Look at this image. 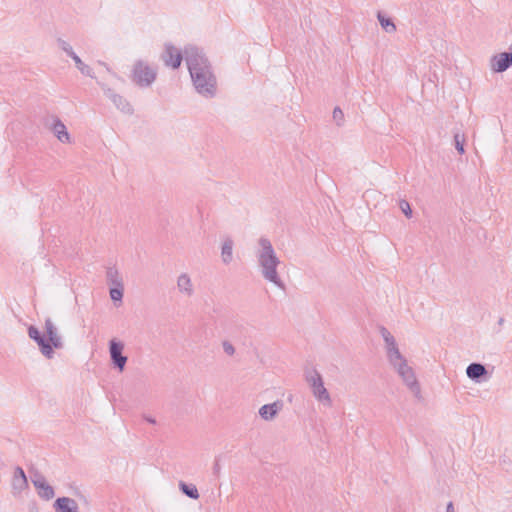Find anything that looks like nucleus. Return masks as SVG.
Masks as SVG:
<instances>
[{"label": "nucleus", "mask_w": 512, "mask_h": 512, "mask_svg": "<svg viewBox=\"0 0 512 512\" xmlns=\"http://www.w3.org/2000/svg\"><path fill=\"white\" fill-rule=\"evenodd\" d=\"M184 54L196 91L204 97H214L217 91V80L203 51L196 46L188 45L184 48Z\"/></svg>", "instance_id": "f257e3e1"}, {"label": "nucleus", "mask_w": 512, "mask_h": 512, "mask_svg": "<svg viewBox=\"0 0 512 512\" xmlns=\"http://www.w3.org/2000/svg\"><path fill=\"white\" fill-rule=\"evenodd\" d=\"M258 244L259 249L256 256L263 278L284 289L285 285L277 272L280 260L274 251L271 241L266 237H260Z\"/></svg>", "instance_id": "f03ea898"}, {"label": "nucleus", "mask_w": 512, "mask_h": 512, "mask_svg": "<svg viewBox=\"0 0 512 512\" xmlns=\"http://www.w3.org/2000/svg\"><path fill=\"white\" fill-rule=\"evenodd\" d=\"M306 381L308 382L315 398L318 401L323 402L325 405L330 406V394L324 386L321 374L316 369H313L311 372L306 374Z\"/></svg>", "instance_id": "7ed1b4c3"}, {"label": "nucleus", "mask_w": 512, "mask_h": 512, "mask_svg": "<svg viewBox=\"0 0 512 512\" xmlns=\"http://www.w3.org/2000/svg\"><path fill=\"white\" fill-rule=\"evenodd\" d=\"M157 72L142 60L137 61L133 68V81L141 86L148 87L156 79Z\"/></svg>", "instance_id": "20e7f679"}, {"label": "nucleus", "mask_w": 512, "mask_h": 512, "mask_svg": "<svg viewBox=\"0 0 512 512\" xmlns=\"http://www.w3.org/2000/svg\"><path fill=\"white\" fill-rule=\"evenodd\" d=\"M399 376L402 378L405 385L409 388V390L415 395V397H421V388L420 384L415 376L414 370L410 367L407 361L400 362L397 367H394Z\"/></svg>", "instance_id": "39448f33"}, {"label": "nucleus", "mask_w": 512, "mask_h": 512, "mask_svg": "<svg viewBox=\"0 0 512 512\" xmlns=\"http://www.w3.org/2000/svg\"><path fill=\"white\" fill-rule=\"evenodd\" d=\"M160 58L164 62L165 66L172 69H178L182 63L183 58H185V54L184 52L182 53L179 49H177L173 44L166 43Z\"/></svg>", "instance_id": "423d86ee"}, {"label": "nucleus", "mask_w": 512, "mask_h": 512, "mask_svg": "<svg viewBox=\"0 0 512 512\" xmlns=\"http://www.w3.org/2000/svg\"><path fill=\"white\" fill-rule=\"evenodd\" d=\"M124 344L123 342L111 339L109 341V353L110 359L115 368H117L120 372L125 369L128 358L123 355Z\"/></svg>", "instance_id": "0eeeda50"}, {"label": "nucleus", "mask_w": 512, "mask_h": 512, "mask_svg": "<svg viewBox=\"0 0 512 512\" xmlns=\"http://www.w3.org/2000/svg\"><path fill=\"white\" fill-rule=\"evenodd\" d=\"M28 336L37 343L40 352L47 359L53 358L54 351L51 350L50 343L47 341L45 335L42 334L37 327L30 325L28 327Z\"/></svg>", "instance_id": "6e6552de"}, {"label": "nucleus", "mask_w": 512, "mask_h": 512, "mask_svg": "<svg viewBox=\"0 0 512 512\" xmlns=\"http://www.w3.org/2000/svg\"><path fill=\"white\" fill-rule=\"evenodd\" d=\"M98 84L101 86L105 96L108 97L114 103L117 109L126 114L133 113V107L123 96L117 94L114 90L107 87V85L104 83L98 82Z\"/></svg>", "instance_id": "1a4fd4ad"}, {"label": "nucleus", "mask_w": 512, "mask_h": 512, "mask_svg": "<svg viewBox=\"0 0 512 512\" xmlns=\"http://www.w3.org/2000/svg\"><path fill=\"white\" fill-rule=\"evenodd\" d=\"M45 126L63 143L70 142V135L64 123L57 116H49L45 120Z\"/></svg>", "instance_id": "9d476101"}, {"label": "nucleus", "mask_w": 512, "mask_h": 512, "mask_svg": "<svg viewBox=\"0 0 512 512\" xmlns=\"http://www.w3.org/2000/svg\"><path fill=\"white\" fill-rule=\"evenodd\" d=\"M44 329H45V334L44 335H45L47 341L51 345V350L54 351V349H62L63 346H64L63 341H62V337L58 333V329L54 325V323L51 320V318H46Z\"/></svg>", "instance_id": "9b49d317"}, {"label": "nucleus", "mask_w": 512, "mask_h": 512, "mask_svg": "<svg viewBox=\"0 0 512 512\" xmlns=\"http://www.w3.org/2000/svg\"><path fill=\"white\" fill-rule=\"evenodd\" d=\"M512 66V53L503 52L495 55L491 60V67L494 72L502 73Z\"/></svg>", "instance_id": "f8f14e48"}, {"label": "nucleus", "mask_w": 512, "mask_h": 512, "mask_svg": "<svg viewBox=\"0 0 512 512\" xmlns=\"http://www.w3.org/2000/svg\"><path fill=\"white\" fill-rule=\"evenodd\" d=\"M466 374L469 379L472 381H475L477 383H480L481 381L485 380L488 376V371L485 367V365L473 362L470 363L466 368Z\"/></svg>", "instance_id": "ddd939ff"}, {"label": "nucleus", "mask_w": 512, "mask_h": 512, "mask_svg": "<svg viewBox=\"0 0 512 512\" xmlns=\"http://www.w3.org/2000/svg\"><path fill=\"white\" fill-rule=\"evenodd\" d=\"M34 486L38 489V494L45 500H50L54 497V489L50 486L43 476H39L33 480Z\"/></svg>", "instance_id": "4468645a"}, {"label": "nucleus", "mask_w": 512, "mask_h": 512, "mask_svg": "<svg viewBox=\"0 0 512 512\" xmlns=\"http://www.w3.org/2000/svg\"><path fill=\"white\" fill-rule=\"evenodd\" d=\"M53 506L56 512H78L76 501L68 497L57 498Z\"/></svg>", "instance_id": "2eb2a0df"}, {"label": "nucleus", "mask_w": 512, "mask_h": 512, "mask_svg": "<svg viewBox=\"0 0 512 512\" xmlns=\"http://www.w3.org/2000/svg\"><path fill=\"white\" fill-rule=\"evenodd\" d=\"M281 408L282 403L279 401H276L271 404H265L259 409V415L264 420H273L278 414V412L281 410Z\"/></svg>", "instance_id": "dca6fc26"}, {"label": "nucleus", "mask_w": 512, "mask_h": 512, "mask_svg": "<svg viewBox=\"0 0 512 512\" xmlns=\"http://www.w3.org/2000/svg\"><path fill=\"white\" fill-rule=\"evenodd\" d=\"M177 287L181 293H184L187 296H191L193 294V285L191 278L188 274L182 273L177 279Z\"/></svg>", "instance_id": "f3484780"}, {"label": "nucleus", "mask_w": 512, "mask_h": 512, "mask_svg": "<svg viewBox=\"0 0 512 512\" xmlns=\"http://www.w3.org/2000/svg\"><path fill=\"white\" fill-rule=\"evenodd\" d=\"M233 240L227 238L224 240L221 248V258L224 264L228 265L233 259Z\"/></svg>", "instance_id": "a211bd4d"}, {"label": "nucleus", "mask_w": 512, "mask_h": 512, "mask_svg": "<svg viewBox=\"0 0 512 512\" xmlns=\"http://www.w3.org/2000/svg\"><path fill=\"white\" fill-rule=\"evenodd\" d=\"M386 352H387L388 361L393 367H397V365H399L400 362H402V361H407L404 358V356L401 354V352L399 351V348L397 345L386 349Z\"/></svg>", "instance_id": "6ab92c4d"}, {"label": "nucleus", "mask_w": 512, "mask_h": 512, "mask_svg": "<svg viewBox=\"0 0 512 512\" xmlns=\"http://www.w3.org/2000/svg\"><path fill=\"white\" fill-rule=\"evenodd\" d=\"M13 485L15 488L20 489V490H22L28 486V481H27L25 472L19 466H17L14 471Z\"/></svg>", "instance_id": "aec40b11"}, {"label": "nucleus", "mask_w": 512, "mask_h": 512, "mask_svg": "<svg viewBox=\"0 0 512 512\" xmlns=\"http://www.w3.org/2000/svg\"><path fill=\"white\" fill-rule=\"evenodd\" d=\"M107 282L111 287L123 286V279L115 267H109L106 271Z\"/></svg>", "instance_id": "412c9836"}, {"label": "nucleus", "mask_w": 512, "mask_h": 512, "mask_svg": "<svg viewBox=\"0 0 512 512\" xmlns=\"http://www.w3.org/2000/svg\"><path fill=\"white\" fill-rule=\"evenodd\" d=\"M179 489L183 494H185L187 497L193 500H197L200 497L196 486L193 484H186L185 482L180 481Z\"/></svg>", "instance_id": "4be33fe9"}, {"label": "nucleus", "mask_w": 512, "mask_h": 512, "mask_svg": "<svg viewBox=\"0 0 512 512\" xmlns=\"http://www.w3.org/2000/svg\"><path fill=\"white\" fill-rule=\"evenodd\" d=\"M377 18L379 20V23L381 27L387 32L392 33L396 31V25L394 24L393 20L389 17H386L382 12L377 13Z\"/></svg>", "instance_id": "5701e85b"}, {"label": "nucleus", "mask_w": 512, "mask_h": 512, "mask_svg": "<svg viewBox=\"0 0 512 512\" xmlns=\"http://www.w3.org/2000/svg\"><path fill=\"white\" fill-rule=\"evenodd\" d=\"M77 69L85 76L95 78L93 70L90 66L86 65L77 55L72 57Z\"/></svg>", "instance_id": "b1692460"}, {"label": "nucleus", "mask_w": 512, "mask_h": 512, "mask_svg": "<svg viewBox=\"0 0 512 512\" xmlns=\"http://www.w3.org/2000/svg\"><path fill=\"white\" fill-rule=\"evenodd\" d=\"M380 334L383 337L386 349L397 345L394 336L384 326L380 327Z\"/></svg>", "instance_id": "393cba45"}, {"label": "nucleus", "mask_w": 512, "mask_h": 512, "mask_svg": "<svg viewBox=\"0 0 512 512\" xmlns=\"http://www.w3.org/2000/svg\"><path fill=\"white\" fill-rule=\"evenodd\" d=\"M465 141L466 139L464 134H460L458 132L454 133V145L460 155L465 153Z\"/></svg>", "instance_id": "a878e982"}, {"label": "nucleus", "mask_w": 512, "mask_h": 512, "mask_svg": "<svg viewBox=\"0 0 512 512\" xmlns=\"http://www.w3.org/2000/svg\"><path fill=\"white\" fill-rule=\"evenodd\" d=\"M109 293H110V297H111L112 301L122 302V298H123V294H124V285L110 287Z\"/></svg>", "instance_id": "bb28decb"}, {"label": "nucleus", "mask_w": 512, "mask_h": 512, "mask_svg": "<svg viewBox=\"0 0 512 512\" xmlns=\"http://www.w3.org/2000/svg\"><path fill=\"white\" fill-rule=\"evenodd\" d=\"M57 43L59 45V47L69 56V57H73L75 54V52L73 51V48L72 46L65 40H63L62 38H58L57 39Z\"/></svg>", "instance_id": "cd10ccee"}, {"label": "nucleus", "mask_w": 512, "mask_h": 512, "mask_svg": "<svg viewBox=\"0 0 512 512\" xmlns=\"http://www.w3.org/2000/svg\"><path fill=\"white\" fill-rule=\"evenodd\" d=\"M333 120L337 126H342L344 123V113L339 107H335L333 110Z\"/></svg>", "instance_id": "c85d7f7f"}, {"label": "nucleus", "mask_w": 512, "mask_h": 512, "mask_svg": "<svg viewBox=\"0 0 512 512\" xmlns=\"http://www.w3.org/2000/svg\"><path fill=\"white\" fill-rule=\"evenodd\" d=\"M399 207H400V209L402 210V212L404 213V215L407 218H411L412 217V209H411L410 204H409L408 201L401 200L399 202Z\"/></svg>", "instance_id": "c756f323"}, {"label": "nucleus", "mask_w": 512, "mask_h": 512, "mask_svg": "<svg viewBox=\"0 0 512 512\" xmlns=\"http://www.w3.org/2000/svg\"><path fill=\"white\" fill-rule=\"evenodd\" d=\"M222 347H223V350L224 352L229 355V356H233L235 354V348L234 346L232 345L231 342H229L228 340H224L222 342Z\"/></svg>", "instance_id": "7c9ffc66"}, {"label": "nucleus", "mask_w": 512, "mask_h": 512, "mask_svg": "<svg viewBox=\"0 0 512 512\" xmlns=\"http://www.w3.org/2000/svg\"><path fill=\"white\" fill-rule=\"evenodd\" d=\"M219 472H220V464H219L218 460H215L214 465H213V473L215 475H218Z\"/></svg>", "instance_id": "2f4dec72"}, {"label": "nucleus", "mask_w": 512, "mask_h": 512, "mask_svg": "<svg viewBox=\"0 0 512 512\" xmlns=\"http://www.w3.org/2000/svg\"><path fill=\"white\" fill-rule=\"evenodd\" d=\"M143 418L145 421H147L148 423L150 424H153L155 425L157 422H156V419L151 417V416H148V415H143Z\"/></svg>", "instance_id": "473e14b6"}, {"label": "nucleus", "mask_w": 512, "mask_h": 512, "mask_svg": "<svg viewBox=\"0 0 512 512\" xmlns=\"http://www.w3.org/2000/svg\"><path fill=\"white\" fill-rule=\"evenodd\" d=\"M446 512H455L454 505L452 502H449L446 507Z\"/></svg>", "instance_id": "72a5a7b5"}, {"label": "nucleus", "mask_w": 512, "mask_h": 512, "mask_svg": "<svg viewBox=\"0 0 512 512\" xmlns=\"http://www.w3.org/2000/svg\"><path fill=\"white\" fill-rule=\"evenodd\" d=\"M503 322H504V318H500V319H499V321H498V323H499L500 325H501V324H503Z\"/></svg>", "instance_id": "f704fd0d"}]
</instances>
